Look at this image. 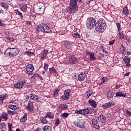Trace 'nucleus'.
<instances>
[{
	"instance_id": "nucleus-51",
	"label": "nucleus",
	"mask_w": 131,
	"mask_h": 131,
	"mask_svg": "<svg viewBox=\"0 0 131 131\" xmlns=\"http://www.w3.org/2000/svg\"><path fill=\"white\" fill-rule=\"evenodd\" d=\"M46 57H47V55L42 53V54H41L40 59L43 60H45V59H46Z\"/></svg>"
},
{
	"instance_id": "nucleus-11",
	"label": "nucleus",
	"mask_w": 131,
	"mask_h": 131,
	"mask_svg": "<svg viewBox=\"0 0 131 131\" xmlns=\"http://www.w3.org/2000/svg\"><path fill=\"white\" fill-rule=\"evenodd\" d=\"M64 46L66 49H68L69 51H72L73 46L72 45V42H70V41L68 40H66L64 41Z\"/></svg>"
},
{
	"instance_id": "nucleus-33",
	"label": "nucleus",
	"mask_w": 131,
	"mask_h": 131,
	"mask_svg": "<svg viewBox=\"0 0 131 131\" xmlns=\"http://www.w3.org/2000/svg\"><path fill=\"white\" fill-rule=\"evenodd\" d=\"M49 71H50V74H53L54 73H57V71L56 70V69H55V68H54V67L50 68L49 70Z\"/></svg>"
},
{
	"instance_id": "nucleus-22",
	"label": "nucleus",
	"mask_w": 131,
	"mask_h": 131,
	"mask_svg": "<svg viewBox=\"0 0 131 131\" xmlns=\"http://www.w3.org/2000/svg\"><path fill=\"white\" fill-rule=\"evenodd\" d=\"M76 126H78V127H80V128H84V123L81 122V121H78L75 123Z\"/></svg>"
},
{
	"instance_id": "nucleus-63",
	"label": "nucleus",
	"mask_w": 131,
	"mask_h": 131,
	"mask_svg": "<svg viewBox=\"0 0 131 131\" xmlns=\"http://www.w3.org/2000/svg\"><path fill=\"white\" fill-rule=\"evenodd\" d=\"M127 103H128V104H131V100L129 99H128L127 100Z\"/></svg>"
},
{
	"instance_id": "nucleus-15",
	"label": "nucleus",
	"mask_w": 131,
	"mask_h": 131,
	"mask_svg": "<svg viewBox=\"0 0 131 131\" xmlns=\"http://www.w3.org/2000/svg\"><path fill=\"white\" fill-rule=\"evenodd\" d=\"M85 77H86V75H85V73L82 72L78 75V79L79 81H83L85 79Z\"/></svg>"
},
{
	"instance_id": "nucleus-58",
	"label": "nucleus",
	"mask_w": 131,
	"mask_h": 131,
	"mask_svg": "<svg viewBox=\"0 0 131 131\" xmlns=\"http://www.w3.org/2000/svg\"><path fill=\"white\" fill-rule=\"evenodd\" d=\"M4 103V99L3 98V96L0 95V104H3Z\"/></svg>"
},
{
	"instance_id": "nucleus-21",
	"label": "nucleus",
	"mask_w": 131,
	"mask_h": 131,
	"mask_svg": "<svg viewBox=\"0 0 131 131\" xmlns=\"http://www.w3.org/2000/svg\"><path fill=\"white\" fill-rule=\"evenodd\" d=\"M46 117H48L50 119H53L55 117V114L52 112H48L45 115Z\"/></svg>"
},
{
	"instance_id": "nucleus-60",
	"label": "nucleus",
	"mask_w": 131,
	"mask_h": 131,
	"mask_svg": "<svg viewBox=\"0 0 131 131\" xmlns=\"http://www.w3.org/2000/svg\"><path fill=\"white\" fill-rule=\"evenodd\" d=\"M115 41V40H113L112 41H110L109 42V45L110 46H112V45H113V43H114Z\"/></svg>"
},
{
	"instance_id": "nucleus-26",
	"label": "nucleus",
	"mask_w": 131,
	"mask_h": 131,
	"mask_svg": "<svg viewBox=\"0 0 131 131\" xmlns=\"http://www.w3.org/2000/svg\"><path fill=\"white\" fill-rule=\"evenodd\" d=\"M27 121V113H25L24 115L21 118L20 120V122H22L24 123V122H26Z\"/></svg>"
},
{
	"instance_id": "nucleus-20",
	"label": "nucleus",
	"mask_w": 131,
	"mask_h": 131,
	"mask_svg": "<svg viewBox=\"0 0 131 131\" xmlns=\"http://www.w3.org/2000/svg\"><path fill=\"white\" fill-rule=\"evenodd\" d=\"M88 103H89L91 106H92V107H93V108H96L97 102L95 101V100L93 99H89L88 101Z\"/></svg>"
},
{
	"instance_id": "nucleus-36",
	"label": "nucleus",
	"mask_w": 131,
	"mask_h": 131,
	"mask_svg": "<svg viewBox=\"0 0 131 131\" xmlns=\"http://www.w3.org/2000/svg\"><path fill=\"white\" fill-rule=\"evenodd\" d=\"M15 12H16V14L20 16V18H21V19L23 18V15L22 14L21 12L19 11V10H16Z\"/></svg>"
},
{
	"instance_id": "nucleus-41",
	"label": "nucleus",
	"mask_w": 131,
	"mask_h": 131,
	"mask_svg": "<svg viewBox=\"0 0 131 131\" xmlns=\"http://www.w3.org/2000/svg\"><path fill=\"white\" fill-rule=\"evenodd\" d=\"M119 38H120V39H123V38H124V34H123V33L119 32Z\"/></svg>"
},
{
	"instance_id": "nucleus-47",
	"label": "nucleus",
	"mask_w": 131,
	"mask_h": 131,
	"mask_svg": "<svg viewBox=\"0 0 131 131\" xmlns=\"http://www.w3.org/2000/svg\"><path fill=\"white\" fill-rule=\"evenodd\" d=\"M58 95H59V93H58V90H55L54 92L53 97L54 98H57V97H58Z\"/></svg>"
},
{
	"instance_id": "nucleus-64",
	"label": "nucleus",
	"mask_w": 131,
	"mask_h": 131,
	"mask_svg": "<svg viewBox=\"0 0 131 131\" xmlns=\"http://www.w3.org/2000/svg\"><path fill=\"white\" fill-rule=\"evenodd\" d=\"M36 131H41V128H37V129Z\"/></svg>"
},
{
	"instance_id": "nucleus-4",
	"label": "nucleus",
	"mask_w": 131,
	"mask_h": 131,
	"mask_svg": "<svg viewBox=\"0 0 131 131\" xmlns=\"http://www.w3.org/2000/svg\"><path fill=\"white\" fill-rule=\"evenodd\" d=\"M26 70L29 75H33L34 67L32 64H29L26 67Z\"/></svg>"
},
{
	"instance_id": "nucleus-18",
	"label": "nucleus",
	"mask_w": 131,
	"mask_h": 131,
	"mask_svg": "<svg viewBox=\"0 0 131 131\" xmlns=\"http://www.w3.org/2000/svg\"><path fill=\"white\" fill-rule=\"evenodd\" d=\"M92 122L93 125H94V127H95V128H97V129H99V128H100V126L98 124V121H97L95 119H92Z\"/></svg>"
},
{
	"instance_id": "nucleus-29",
	"label": "nucleus",
	"mask_w": 131,
	"mask_h": 131,
	"mask_svg": "<svg viewBox=\"0 0 131 131\" xmlns=\"http://www.w3.org/2000/svg\"><path fill=\"white\" fill-rule=\"evenodd\" d=\"M41 123H43V124H47V123H48V120H47V117H46V116L44 117H42L41 120Z\"/></svg>"
},
{
	"instance_id": "nucleus-37",
	"label": "nucleus",
	"mask_w": 131,
	"mask_h": 131,
	"mask_svg": "<svg viewBox=\"0 0 131 131\" xmlns=\"http://www.w3.org/2000/svg\"><path fill=\"white\" fill-rule=\"evenodd\" d=\"M106 81H108V78H107L106 77H102L101 79V84H103L105 83V82H106Z\"/></svg>"
},
{
	"instance_id": "nucleus-43",
	"label": "nucleus",
	"mask_w": 131,
	"mask_h": 131,
	"mask_svg": "<svg viewBox=\"0 0 131 131\" xmlns=\"http://www.w3.org/2000/svg\"><path fill=\"white\" fill-rule=\"evenodd\" d=\"M116 24L118 28V31H120V30H121V25H120V23H117Z\"/></svg>"
},
{
	"instance_id": "nucleus-35",
	"label": "nucleus",
	"mask_w": 131,
	"mask_h": 131,
	"mask_svg": "<svg viewBox=\"0 0 131 131\" xmlns=\"http://www.w3.org/2000/svg\"><path fill=\"white\" fill-rule=\"evenodd\" d=\"M8 130L9 131H14V130H12V128H14V126H13V124L11 123H9L8 124Z\"/></svg>"
},
{
	"instance_id": "nucleus-30",
	"label": "nucleus",
	"mask_w": 131,
	"mask_h": 131,
	"mask_svg": "<svg viewBox=\"0 0 131 131\" xmlns=\"http://www.w3.org/2000/svg\"><path fill=\"white\" fill-rule=\"evenodd\" d=\"M44 131H52V127L49 126V125H46L44 126V128H43Z\"/></svg>"
},
{
	"instance_id": "nucleus-49",
	"label": "nucleus",
	"mask_w": 131,
	"mask_h": 131,
	"mask_svg": "<svg viewBox=\"0 0 131 131\" xmlns=\"http://www.w3.org/2000/svg\"><path fill=\"white\" fill-rule=\"evenodd\" d=\"M26 55H29L30 56V55H32V56H33V55H34V53L33 52H31L30 51H27L25 52Z\"/></svg>"
},
{
	"instance_id": "nucleus-28",
	"label": "nucleus",
	"mask_w": 131,
	"mask_h": 131,
	"mask_svg": "<svg viewBox=\"0 0 131 131\" xmlns=\"http://www.w3.org/2000/svg\"><path fill=\"white\" fill-rule=\"evenodd\" d=\"M123 13L126 16L127 15H128L129 14V12L128 11V9H127V7H125L123 9Z\"/></svg>"
},
{
	"instance_id": "nucleus-40",
	"label": "nucleus",
	"mask_w": 131,
	"mask_h": 131,
	"mask_svg": "<svg viewBox=\"0 0 131 131\" xmlns=\"http://www.w3.org/2000/svg\"><path fill=\"white\" fill-rule=\"evenodd\" d=\"M59 124H60V119H59V118H57L55 120V125L59 126Z\"/></svg>"
},
{
	"instance_id": "nucleus-27",
	"label": "nucleus",
	"mask_w": 131,
	"mask_h": 131,
	"mask_svg": "<svg viewBox=\"0 0 131 131\" xmlns=\"http://www.w3.org/2000/svg\"><path fill=\"white\" fill-rule=\"evenodd\" d=\"M82 110L83 115H85V114H89L90 112V108H89L88 107H86Z\"/></svg>"
},
{
	"instance_id": "nucleus-1",
	"label": "nucleus",
	"mask_w": 131,
	"mask_h": 131,
	"mask_svg": "<svg viewBox=\"0 0 131 131\" xmlns=\"http://www.w3.org/2000/svg\"><path fill=\"white\" fill-rule=\"evenodd\" d=\"M86 26L88 29H94L95 26L96 31L100 33L104 32L107 27L106 21L103 18L98 20L96 23V19L94 17H90L87 19Z\"/></svg>"
},
{
	"instance_id": "nucleus-2",
	"label": "nucleus",
	"mask_w": 131,
	"mask_h": 131,
	"mask_svg": "<svg viewBox=\"0 0 131 131\" xmlns=\"http://www.w3.org/2000/svg\"><path fill=\"white\" fill-rule=\"evenodd\" d=\"M77 2H78V0L70 1V7L67 8L68 13H76L78 11Z\"/></svg>"
},
{
	"instance_id": "nucleus-44",
	"label": "nucleus",
	"mask_w": 131,
	"mask_h": 131,
	"mask_svg": "<svg viewBox=\"0 0 131 131\" xmlns=\"http://www.w3.org/2000/svg\"><path fill=\"white\" fill-rule=\"evenodd\" d=\"M37 11L41 14L43 13V8H42V7H40L38 8Z\"/></svg>"
},
{
	"instance_id": "nucleus-8",
	"label": "nucleus",
	"mask_w": 131,
	"mask_h": 131,
	"mask_svg": "<svg viewBox=\"0 0 131 131\" xmlns=\"http://www.w3.org/2000/svg\"><path fill=\"white\" fill-rule=\"evenodd\" d=\"M70 93H71V89H68V90H65V91L64 92L63 100L67 101V100H68V99H69V98L70 97Z\"/></svg>"
},
{
	"instance_id": "nucleus-3",
	"label": "nucleus",
	"mask_w": 131,
	"mask_h": 131,
	"mask_svg": "<svg viewBox=\"0 0 131 131\" xmlns=\"http://www.w3.org/2000/svg\"><path fill=\"white\" fill-rule=\"evenodd\" d=\"M6 52H8L7 54H8L10 58H14V57L17 56L20 53L19 50L16 48H8L6 49Z\"/></svg>"
},
{
	"instance_id": "nucleus-50",
	"label": "nucleus",
	"mask_w": 131,
	"mask_h": 131,
	"mask_svg": "<svg viewBox=\"0 0 131 131\" xmlns=\"http://www.w3.org/2000/svg\"><path fill=\"white\" fill-rule=\"evenodd\" d=\"M75 113H77V114H82V110H76Z\"/></svg>"
},
{
	"instance_id": "nucleus-45",
	"label": "nucleus",
	"mask_w": 131,
	"mask_h": 131,
	"mask_svg": "<svg viewBox=\"0 0 131 131\" xmlns=\"http://www.w3.org/2000/svg\"><path fill=\"white\" fill-rule=\"evenodd\" d=\"M125 51V48H124L123 44H122V45L121 46V51L122 54H124Z\"/></svg>"
},
{
	"instance_id": "nucleus-54",
	"label": "nucleus",
	"mask_w": 131,
	"mask_h": 131,
	"mask_svg": "<svg viewBox=\"0 0 131 131\" xmlns=\"http://www.w3.org/2000/svg\"><path fill=\"white\" fill-rule=\"evenodd\" d=\"M121 86H122V84H117L116 85L115 89H116V90H118V89H120V88H121Z\"/></svg>"
},
{
	"instance_id": "nucleus-55",
	"label": "nucleus",
	"mask_w": 131,
	"mask_h": 131,
	"mask_svg": "<svg viewBox=\"0 0 131 131\" xmlns=\"http://www.w3.org/2000/svg\"><path fill=\"white\" fill-rule=\"evenodd\" d=\"M123 39H125V40H126L128 42L130 41V39L128 38V37L124 36Z\"/></svg>"
},
{
	"instance_id": "nucleus-57",
	"label": "nucleus",
	"mask_w": 131,
	"mask_h": 131,
	"mask_svg": "<svg viewBox=\"0 0 131 131\" xmlns=\"http://www.w3.org/2000/svg\"><path fill=\"white\" fill-rule=\"evenodd\" d=\"M48 52H49V50L45 49L43 50V54H44V55L47 56V54H48Z\"/></svg>"
},
{
	"instance_id": "nucleus-56",
	"label": "nucleus",
	"mask_w": 131,
	"mask_h": 131,
	"mask_svg": "<svg viewBox=\"0 0 131 131\" xmlns=\"http://www.w3.org/2000/svg\"><path fill=\"white\" fill-rule=\"evenodd\" d=\"M7 39L10 40V41H13L14 40H15V38H14V37H8Z\"/></svg>"
},
{
	"instance_id": "nucleus-7",
	"label": "nucleus",
	"mask_w": 131,
	"mask_h": 131,
	"mask_svg": "<svg viewBox=\"0 0 131 131\" xmlns=\"http://www.w3.org/2000/svg\"><path fill=\"white\" fill-rule=\"evenodd\" d=\"M26 110H28L29 112H32L33 111V101L30 100L28 102V104L25 107Z\"/></svg>"
},
{
	"instance_id": "nucleus-46",
	"label": "nucleus",
	"mask_w": 131,
	"mask_h": 131,
	"mask_svg": "<svg viewBox=\"0 0 131 131\" xmlns=\"http://www.w3.org/2000/svg\"><path fill=\"white\" fill-rule=\"evenodd\" d=\"M40 31H41V27H40V25H39L36 30V33H38Z\"/></svg>"
},
{
	"instance_id": "nucleus-5",
	"label": "nucleus",
	"mask_w": 131,
	"mask_h": 131,
	"mask_svg": "<svg viewBox=\"0 0 131 131\" xmlns=\"http://www.w3.org/2000/svg\"><path fill=\"white\" fill-rule=\"evenodd\" d=\"M41 31H43L46 33H50L52 31V29L49 27L48 25L42 24L40 25Z\"/></svg>"
},
{
	"instance_id": "nucleus-13",
	"label": "nucleus",
	"mask_w": 131,
	"mask_h": 131,
	"mask_svg": "<svg viewBox=\"0 0 131 131\" xmlns=\"http://www.w3.org/2000/svg\"><path fill=\"white\" fill-rule=\"evenodd\" d=\"M115 94V91L114 90L110 89L108 90L107 92L106 96L108 99H111V98H113Z\"/></svg>"
},
{
	"instance_id": "nucleus-12",
	"label": "nucleus",
	"mask_w": 131,
	"mask_h": 131,
	"mask_svg": "<svg viewBox=\"0 0 131 131\" xmlns=\"http://www.w3.org/2000/svg\"><path fill=\"white\" fill-rule=\"evenodd\" d=\"M123 61L125 62V64H126V67L128 68V67L130 66V64H129V63H130V57L127 56H124Z\"/></svg>"
},
{
	"instance_id": "nucleus-17",
	"label": "nucleus",
	"mask_w": 131,
	"mask_h": 131,
	"mask_svg": "<svg viewBox=\"0 0 131 131\" xmlns=\"http://www.w3.org/2000/svg\"><path fill=\"white\" fill-rule=\"evenodd\" d=\"M67 108H68V106L66 103H64L60 105L58 107V110L59 111H64V110H66Z\"/></svg>"
},
{
	"instance_id": "nucleus-38",
	"label": "nucleus",
	"mask_w": 131,
	"mask_h": 131,
	"mask_svg": "<svg viewBox=\"0 0 131 131\" xmlns=\"http://www.w3.org/2000/svg\"><path fill=\"white\" fill-rule=\"evenodd\" d=\"M68 116H69V113H62L61 115V117H63V118H67Z\"/></svg>"
},
{
	"instance_id": "nucleus-52",
	"label": "nucleus",
	"mask_w": 131,
	"mask_h": 131,
	"mask_svg": "<svg viewBox=\"0 0 131 131\" xmlns=\"http://www.w3.org/2000/svg\"><path fill=\"white\" fill-rule=\"evenodd\" d=\"M1 96H2V98L3 99V100H5L6 98L9 97V95L7 94H5L2 95Z\"/></svg>"
},
{
	"instance_id": "nucleus-61",
	"label": "nucleus",
	"mask_w": 131,
	"mask_h": 131,
	"mask_svg": "<svg viewBox=\"0 0 131 131\" xmlns=\"http://www.w3.org/2000/svg\"><path fill=\"white\" fill-rule=\"evenodd\" d=\"M91 53H92V52H90V51H89V50H86V55H89V56H90Z\"/></svg>"
},
{
	"instance_id": "nucleus-34",
	"label": "nucleus",
	"mask_w": 131,
	"mask_h": 131,
	"mask_svg": "<svg viewBox=\"0 0 131 131\" xmlns=\"http://www.w3.org/2000/svg\"><path fill=\"white\" fill-rule=\"evenodd\" d=\"M1 6L2 8H4V9H9V5L6 3H1Z\"/></svg>"
},
{
	"instance_id": "nucleus-9",
	"label": "nucleus",
	"mask_w": 131,
	"mask_h": 131,
	"mask_svg": "<svg viewBox=\"0 0 131 131\" xmlns=\"http://www.w3.org/2000/svg\"><path fill=\"white\" fill-rule=\"evenodd\" d=\"M25 81H17L14 85L15 89H22L24 86Z\"/></svg>"
},
{
	"instance_id": "nucleus-14",
	"label": "nucleus",
	"mask_w": 131,
	"mask_h": 131,
	"mask_svg": "<svg viewBox=\"0 0 131 131\" xmlns=\"http://www.w3.org/2000/svg\"><path fill=\"white\" fill-rule=\"evenodd\" d=\"M69 61L72 64H77V63H78V58L72 55L70 57Z\"/></svg>"
},
{
	"instance_id": "nucleus-59",
	"label": "nucleus",
	"mask_w": 131,
	"mask_h": 131,
	"mask_svg": "<svg viewBox=\"0 0 131 131\" xmlns=\"http://www.w3.org/2000/svg\"><path fill=\"white\" fill-rule=\"evenodd\" d=\"M126 114H127L129 116H131V112L130 111L127 110L126 111Z\"/></svg>"
},
{
	"instance_id": "nucleus-24",
	"label": "nucleus",
	"mask_w": 131,
	"mask_h": 131,
	"mask_svg": "<svg viewBox=\"0 0 131 131\" xmlns=\"http://www.w3.org/2000/svg\"><path fill=\"white\" fill-rule=\"evenodd\" d=\"M8 108H10V109H11V110H13V111H17L19 107H18V105L10 104L8 105Z\"/></svg>"
},
{
	"instance_id": "nucleus-10",
	"label": "nucleus",
	"mask_w": 131,
	"mask_h": 131,
	"mask_svg": "<svg viewBox=\"0 0 131 131\" xmlns=\"http://www.w3.org/2000/svg\"><path fill=\"white\" fill-rule=\"evenodd\" d=\"M30 98L31 100H32L35 102H40V101H39V99H40V97H39V96L34 94H30Z\"/></svg>"
},
{
	"instance_id": "nucleus-23",
	"label": "nucleus",
	"mask_w": 131,
	"mask_h": 131,
	"mask_svg": "<svg viewBox=\"0 0 131 131\" xmlns=\"http://www.w3.org/2000/svg\"><path fill=\"white\" fill-rule=\"evenodd\" d=\"M3 119H4L5 121H7L9 119V114L8 113L3 112L2 114V117Z\"/></svg>"
},
{
	"instance_id": "nucleus-6",
	"label": "nucleus",
	"mask_w": 131,
	"mask_h": 131,
	"mask_svg": "<svg viewBox=\"0 0 131 131\" xmlns=\"http://www.w3.org/2000/svg\"><path fill=\"white\" fill-rule=\"evenodd\" d=\"M115 106V102L113 101H109L107 103H106L102 105V107L103 109H109L111 107H114Z\"/></svg>"
},
{
	"instance_id": "nucleus-19",
	"label": "nucleus",
	"mask_w": 131,
	"mask_h": 131,
	"mask_svg": "<svg viewBox=\"0 0 131 131\" xmlns=\"http://www.w3.org/2000/svg\"><path fill=\"white\" fill-rule=\"evenodd\" d=\"M19 8L20 11H22L23 12H26L27 11V5L26 4H19Z\"/></svg>"
},
{
	"instance_id": "nucleus-62",
	"label": "nucleus",
	"mask_w": 131,
	"mask_h": 131,
	"mask_svg": "<svg viewBox=\"0 0 131 131\" xmlns=\"http://www.w3.org/2000/svg\"><path fill=\"white\" fill-rule=\"evenodd\" d=\"M0 26H2V27H4V26H5V24H3L2 22V20L0 19Z\"/></svg>"
},
{
	"instance_id": "nucleus-42",
	"label": "nucleus",
	"mask_w": 131,
	"mask_h": 131,
	"mask_svg": "<svg viewBox=\"0 0 131 131\" xmlns=\"http://www.w3.org/2000/svg\"><path fill=\"white\" fill-rule=\"evenodd\" d=\"M93 89H90L87 92H86V95L87 96H92L93 95Z\"/></svg>"
},
{
	"instance_id": "nucleus-32",
	"label": "nucleus",
	"mask_w": 131,
	"mask_h": 131,
	"mask_svg": "<svg viewBox=\"0 0 131 131\" xmlns=\"http://www.w3.org/2000/svg\"><path fill=\"white\" fill-rule=\"evenodd\" d=\"M0 129H6V128L7 127V124H6L5 122H2L0 124Z\"/></svg>"
},
{
	"instance_id": "nucleus-31",
	"label": "nucleus",
	"mask_w": 131,
	"mask_h": 131,
	"mask_svg": "<svg viewBox=\"0 0 131 131\" xmlns=\"http://www.w3.org/2000/svg\"><path fill=\"white\" fill-rule=\"evenodd\" d=\"M89 56L91 61H94V60H96V58H95V53L92 52Z\"/></svg>"
},
{
	"instance_id": "nucleus-16",
	"label": "nucleus",
	"mask_w": 131,
	"mask_h": 131,
	"mask_svg": "<svg viewBox=\"0 0 131 131\" xmlns=\"http://www.w3.org/2000/svg\"><path fill=\"white\" fill-rule=\"evenodd\" d=\"M98 119L100 122L102 123V124H105L106 123V117L103 115H100L98 117Z\"/></svg>"
},
{
	"instance_id": "nucleus-48",
	"label": "nucleus",
	"mask_w": 131,
	"mask_h": 131,
	"mask_svg": "<svg viewBox=\"0 0 131 131\" xmlns=\"http://www.w3.org/2000/svg\"><path fill=\"white\" fill-rule=\"evenodd\" d=\"M44 67H43V69L45 71H48V69L49 68V64L48 63H45L44 64Z\"/></svg>"
},
{
	"instance_id": "nucleus-53",
	"label": "nucleus",
	"mask_w": 131,
	"mask_h": 131,
	"mask_svg": "<svg viewBox=\"0 0 131 131\" xmlns=\"http://www.w3.org/2000/svg\"><path fill=\"white\" fill-rule=\"evenodd\" d=\"M8 114H10V115H15V112L9 110L8 112Z\"/></svg>"
},
{
	"instance_id": "nucleus-39",
	"label": "nucleus",
	"mask_w": 131,
	"mask_h": 131,
	"mask_svg": "<svg viewBox=\"0 0 131 131\" xmlns=\"http://www.w3.org/2000/svg\"><path fill=\"white\" fill-rule=\"evenodd\" d=\"M73 36L75 37V38H80V35L78 33H73Z\"/></svg>"
},
{
	"instance_id": "nucleus-25",
	"label": "nucleus",
	"mask_w": 131,
	"mask_h": 131,
	"mask_svg": "<svg viewBox=\"0 0 131 131\" xmlns=\"http://www.w3.org/2000/svg\"><path fill=\"white\" fill-rule=\"evenodd\" d=\"M116 96L117 97H122L125 98L127 97L126 93H122V92H118L116 93Z\"/></svg>"
}]
</instances>
